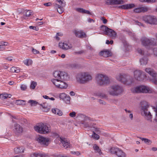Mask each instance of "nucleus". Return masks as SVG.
I'll use <instances>...</instances> for the list:
<instances>
[{
  "instance_id": "c85d7f7f",
  "label": "nucleus",
  "mask_w": 157,
  "mask_h": 157,
  "mask_svg": "<svg viewBox=\"0 0 157 157\" xmlns=\"http://www.w3.org/2000/svg\"><path fill=\"white\" fill-rule=\"evenodd\" d=\"M94 150L95 151V152H97L99 153V155L102 154L101 150L99 148V147L96 144H94L93 146Z\"/></svg>"
},
{
  "instance_id": "9b49d317",
  "label": "nucleus",
  "mask_w": 157,
  "mask_h": 157,
  "mask_svg": "<svg viewBox=\"0 0 157 157\" xmlns=\"http://www.w3.org/2000/svg\"><path fill=\"white\" fill-rule=\"evenodd\" d=\"M136 93H151L152 90L148 87L144 85H141L136 87L134 89Z\"/></svg>"
},
{
  "instance_id": "4d7b16f0",
  "label": "nucleus",
  "mask_w": 157,
  "mask_h": 157,
  "mask_svg": "<svg viewBox=\"0 0 157 157\" xmlns=\"http://www.w3.org/2000/svg\"><path fill=\"white\" fill-rule=\"evenodd\" d=\"M71 153L73 154H76L77 155H78L80 154V153L78 151H71Z\"/></svg>"
},
{
  "instance_id": "79ce46f5",
  "label": "nucleus",
  "mask_w": 157,
  "mask_h": 157,
  "mask_svg": "<svg viewBox=\"0 0 157 157\" xmlns=\"http://www.w3.org/2000/svg\"><path fill=\"white\" fill-rule=\"evenodd\" d=\"M140 139L144 141V142L147 143L148 144H150L151 143V142L150 140H149L147 139L143 138H140Z\"/></svg>"
},
{
  "instance_id": "338daca9",
  "label": "nucleus",
  "mask_w": 157,
  "mask_h": 157,
  "mask_svg": "<svg viewBox=\"0 0 157 157\" xmlns=\"http://www.w3.org/2000/svg\"><path fill=\"white\" fill-rule=\"evenodd\" d=\"M43 97L44 98L46 99H49V97L47 95H43Z\"/></svg>"
},
{
  "instance_id": "052dcab7",
  "label": "nucleus",
  "mask_w": 157,
  "mask_h": 157,
  "mask_svg": "<svg viewBox=\"0 0 157 157\" xmlns=\"http://www.w3.org/2000/svg\"><path fill=\"white\" fill-rule=\"evenodd\" d=\"M5 49V47L3 46L0 45V51H3Z\"/></svg>"
},
{
  "instance_id": "aec40b11",
  "label": "nucleus",
  "mask_w": 157,
  "mask_h": 157,
  "mask_svg": "<svg viewBox=\"0 0 157 157\" xmlns=\"http://www.w3.org/2000/svg\"><path fill=\"white\" fill-rule=\"evenodd\" d=\"M59 46L60 48H62L63 50H67L72 48L71 44L66 42L59 43Z\"/></svg>"
},
{
  "instance_id": "9d476101",
  "label": "nucleus",
  "mask_w": 157,
  "mask_h": 157,
  "mask_svg": "<svg viewBox=\"0 0 157 157\" xmlns=\"http://www.w3.org/2000/svg\"><path fill=\"white\" fill-rule=\"evenodd\" d=\"M143 45L147 47L150 45H154L156 44L155 39L153 38L149 39L146 37H143L141 39Z\"/></svg>"
},
{
  "instance_id": "c756f323",
  "label": "nucleus",
  "mask_w": 157,
  "mask_h": 157,
  "mask_svg": "<svg viewBox=\"0 0 157 157\" xmlns=\"http://www.w3.org/2000/svg\"><path fill=\"white\" fill-rule=\"evenodd\" d=\"M52 112L55 114H56L59 116H61L62 115V112L58 109H52Z\"/></svg>"
},
{
  "instance_id": "bb28decb",
  "label": "nucleus",
  "mask_w": 157,
  "mask_h": 157,
  "mask_svg": "<svg viewBox=\"0 0 157 157\" xmlns=\"http://www.w3.org/2000/svg\"><path fill=\"white\" fill-rule=\"evenodd\" d=\"M24 148L22 146L18 147L14 149V152L16 154H18L19 153L24 152Z\"/></svg>"
},
{
  "instance_id": "c9c22d12",
  "label": "nucleus",
  "mask_w": 157,
  "mask_h": 157,
  "mask_svg": "<svg viewBox=\"0 0 157 157\" xmlns=\"http://www.w3.org/2000/svg\"><path fill=\"white\" fill-rule=\"evenodd\" d=\"M28 103H30L31 106H35L37 104H38L39 105L40 104L38 103L37 101H35L32 100H29L28 101Z\"/></svg>"
},
{
  "instance_id": "a878e982",
  "label": "nucleus",
  "mask_w": 157,
  "mask_h": 157,
  "mask_svg": "<svg viewBox=\"0 0 157 157\" xmlns=\"http://www.w3.org/2000/svg\"><path fill=\"white\" fill-rule=\"evenodd\" d=\"M75 35L77 37L81 38L85 37L86 36V34L82 31H76Z\"/></svg>"
},
{
  "instance_id": "423d86ee",
  "label": "nucleus",
  "mask_w": 157,
  "mask_h": 157,
  "mask_svg": "<svg viewBox=\"0 0 157 157\" xmlns=\"http://www.w3.org/2000/svg\"><path fill=\"white\" fill-rule=\"evenodd\" d=\"M76 79L77 82L83 84L88 81V72H81L77 74L76 76Z\"/></svg>"
},
{
  "instance_id": "dca6fc26",
  "label": "nucleus",
  "mask_w": 157,
  "mask_h": 157,
  "mask_svg": "<svg viewBox=\"0 0 157 157\" xmlns=\"http://www.w3.org/2000/svg\"><path fill=\"white\" fill-rule=\"evenodd\" d=\"M13 131L14 133L17 135H19L23 132V128L19 124L15 123L14 125Z\"/></svg>"
},
{
  "instance_id": "5fc2aeb1",
  "label": "nucleus",
  "mask_w": 157,
  "mask_h": 157,
  "mask_svg": "<svg viewBox=\"0 0 157 157\" xmlns=\"http://www.w3.org/2000/svg\"><path fill=\"white\" fill-rule=\"evenodd\" d=\"M32 52L34 54H39L40 53L39 51L34 48L32 49Z\"/></svg>"
},
{
  "instance_id": "7ed1b4c3",
  "label": "nucleus",
  "mask_w": 157,
  "mask_h": 157,
  "mask_svg": "<svg viewBox=\"0 0 157 157\" xmlns=\"http://www.w3.org/2000/svg\"><path fill=\"white\" fill-rule=\"evenodd\" d=\"M34 129L36 131L40 134L48 133L50 132V126L46 124L42 123L35 126Z\"/></svg>"
},
{
  "instance_id": "09e8293b",
  "label": "nucleus",
  "mask_w": 157,
  "mask_h": 157,
  "mask_svg": "<svg viewBox=\"0 0 157 157\" xmlns=\"http://www.w3.org/2000/svg\"><path fill=\"white\" fill-rule=\"evenodd\" d=\"M29 28L31 29H33L36 31H37L39 29V28L38 27L33 26H30Z\"/></svg>"
},
{
  "instance_id": "a211bd4d",
  "label": "nucleus",
  "mask_w": 157,
  "mask_h": 157,
  "mask_svg": "<svg viewBox=\"0 0 157 157\" xmlns=\"http://www.w3.org/2000/svg\"><path fill=\"white\" fill-rule=\"evenodd\" d=\"M124 3V1L122 0H107L106 2L108 5L122 4Z\"/></svg>"
},
{
  "instance_id": "473e14b6",
  "label": "nucleus",
  "mask_w": 157,
  "mask_h": 157,
  "mask_svg": "<svg viewBox=\"0 0 157 157\" xmlns=\"http://www.w3.org/2000/svg\"><path fill=\"white\" fill-rule=\"evenodd\" d=\"M76 10L79 12L81 13H86L88 14V10H86L81 8H77L76 9Z\"/></svg>"
},
{
  "instance_id": "0eeeda50",
  "label": "nucleus",
  "mask_w": 157,
  "mask_h": 157,
  "mask_svg": "<svg viewBox=\"0 0 157 157\" xmlns=\"http://www.w3.org/2000/svg\"><path fill=\"white\" fill-rule=\"evenodd\" d=\"M97 83L99 86H103L109 84L110 80L106 75L98 74L96 78Z\"/></svg>"
},
{
  "instance_id": "13d9d810",
  "label": "nucleus",
  "mask_w": 157,
  "mask_h": 157,
  "mask_svg": "<svg viewBox=\"0 0 157 157\" xmlns=\"http://www.w3.org/2000/svg\"><path fill=\"white\" fill-rule=\"evenodd\" d=\"M16 67H12L10 69V71L12 73L15 72Z\"/></svg>"
},
{
  "instance_id": "39448f33",
  "label": "nucleus",
  "mask_w": 157,
  "mask_h": 157,
  "mask_svg": "<svg viewBox=\"0 0 157 157\" xmlns=\"http://www.w3.org/2000/svg\"><path fill=\"white\" fill-rule=\"evenodd\" d=\"M123 91V88L118 85H113L109 88L108 92L109 94L117 96L121 94Z\"/></svg>"
},
{
  "instance_id": "ea45409f",
  "label": "nucleus",
  "mask_w": 157,
  "mask_h": 157,
  "mask_svg": "<svg viewBox=\"0 0 157 157\" xmlns=\"http://www.w3.org/2000/svg\"><path fill=\"white\" fill-rule=\"evenodd\" d=\"M37 85V83L36 82L32 81L31 83L30 87L31 89H34L35 88L36 86Z\"/></svg>"
},
{
  "instance_id": "0e129e2a",
  "label": "nucleus",
  "mask_w": 157,
  "mask_h": 157,
  "mask_svg": "<svg viewBox=\"0 0 157 157\" xmlns=\"http://www.w3.org/2000/svg\"><path fill=\"white\" fill-rule=\"evenodd\" d=\"M70 94L71 96H74L75 95V93L73 91H71L70 93Z\"/></svg>"
},
{
  "instance_id": "4c0bfd02",
  "label": "nucleus",
  "mask_w": 157,
  "mask_h": 157,
  "mask_svg": "<svg viewBox=\"0 0 157 157\" xmlns=\"http://www.w3.org/2000/svg\"><path fill=\"white\" fill-rule=\"evenodd\" d=\"M32 61L30 60H26L24 61L23 62L24 64L27 66H29L32 63Z\"/></svg>"
},
{
  "instance_id": "e433bc0d",
  "label": "nucleus",
  "mask_w": 157,
  "mask_h": 157,
  "mask_svg": "<svg viewBox=\"0 0 157 157\" xmlns=\"http://www.w3.org/2000/svg\"><path fill=\"white\" fill-rule=\"evenodd\" d=\"M97 95L101 98H107V96L103 93H97Z\"/></svg>"
},
{
  "instance_id": "72a5a7b5",
  "label": "nucleus",
  "mask_w": 157,
  "mask_h": 157,
  "mask_svg": "<svg viewBox=\"0 0 157 157\" xmlns=\"http://www.w3.org/2000/svg\"><path fill=\"white\" fill-rule=\"evenodd\" d=\"M43 108L47 110H48L50 108V106L48 105L46 102L42 104H40Z\"/></svg>"
},
{
  "instance_id": "6e6552de",
  "label": "nucleus",
  "mask_w": 157,
  "mask_h": 157,
  "mask_svg": "<svg viewBox=\"0 0 157 157\" xmlns=\"http://www.w3.org/2000/svg\"><path fill=\"white\" fill-rule=\"evenodd\" d=\"M101 29L104 32L105 35L108 36L112 39L115 38L117 36V33L115 31L106 26L102 25L101 27Z\"/></svg>"
},
{
  "instance_id": "6ab92c4d",
  "label": "nucleus",
  "mask_w": 157,
  "mask_h": 157,
  "mask_svg": "<svg viewBox=\"0 0 157 157\" xmlns=\"http://www.w3.org/2000/svg\"><path fill=\"white\" fill-rule=\"evenodd\" d=\"M99 54L101 56L104 57H109L112 55L111 52L109 50H104L101 51Z\"/></svg>"
},
{
  "instance_id": "f03ea898",
  "label": "nucleus",
  "mask_w": 157,
  "mask_h": 157,
  "mask_svg": "<svg viewBox=\"0 0 157 157\" xmlns=\"http://www.w3.org/2000/svg\"><path fill=\"white\" fill-rule=\"evenodd\" d=\"M95 124L89 118V130L93 132V134L91 137L94 139L98 140L100 138V136L96 134L95 132L98 134H100L101 132L99 129L95 127Z\"/></svg>"
},
{
  "instance_id": "20e7f679",
  "label": "nucleus",
  "mask_w": 157,
  "mask_h": 157,
  "mask_svg": "<svg viewBox=\"0 0 157 157\" xmlns=\"http://www.w3.org/2000/svg\"><path fill=\"white\" fill-rule=\"evenodd\" d=\"M140 105L141 114L144 116L145 118L147 120H150L151 118V114L148 110V108L149 107L148 103L144 101L141 102Z\"/></svg>"
},
{
  "instance_id": "c03bdc74",
  "label": "nucleus",
  "mask_w": 157,
  "mask_h": 157,
  "mask_svg": "<svg viewBox=\"0 0 157 157\" xmlns=\"http://www.w3.org/2000/svg\"><path fill=\"white\" fill-rule=\"evenodd\" d=\"M70 97L69 96L67 95L65 99H63V101H65L67 103H68L70 102Z\"/></svg>"
},
{
  "instance_id": "8fccbe9b",
  "label": "nucleus",
  "mask_w": 157,
  "mask_h": 157,
  "mask_svg": "<svg viewBox=\"0 0 157 157\" xmlns=\"http://www.w3.org/2000/svg\"><path fill=\"white\" fill-rule=\"evenodd\" d=\"M137 51L141 55H143L144 54V51L140 48H138L137 49Z\"/></svg>"
},
{
  "instance_id": "58836bf2",
  "label": "nucleus",
  "mask_w": 157,
  "mask_h": 157,
  "mask_svg": "<svg viewBox=\"0 0 157 157\" xmlns=\"http://www.w3.org/2000/svg\"><path fill=\"white\" fill-rule=\"evenodd\" d=\"M95 20L93 19L89 18V25H92V27H94V25Z\"/></svg>"
},
{
  "instance_id": "bf43d9fd",
  "label": "nucleus",
  "mask_w": 157,
  "mask_h": 157,
  "mask_svg": "<svg viewBox=\"0 0 157 157\" xmlns=\"http://www.w3.org/2000/svg\"><path fill=\"white\" fill-rule=\"evenodd\" d=\"M44 5L46 6H48L52 5V3L50 2H48L47 3H45L44 4Z\"/></svg>"
},
{
  "instance_id": "2eb2a0df",
  "label": "nucleus",
  "mask_w": 157,
  "mask_h": 157,
  "mask_svg": "<svg viewBox=\"0 0 157 157\" xmlns=\"http://www.w3.org/2000/svg\"><path fill=\"white\" fill-rule=\"evenodd\" d=\"M37 140L41 145L44 146H47L49 144V139L40 136L37 139Z\"/></svg>"
},
{
  "instance_id": "864d4df0",
  "label": "nucleus",
  "mask_w": 157,
  "mask_h": 157,
  "mask_svg": "<svg viewBox=\"0 0 157 157\" xmlns=\"http://www.w3.org/2000/svg\"><path fill=\"white\" fill-rule=\"evenodd\" d=\"M21 89L22 90H25L27 89V86L24 85H22L21 86Z\"/></svg>"
},
{
  "instance_id": "e2e57ef3",
  "label": "nucleus",
  "mask_w": 157,
  "mask_h": 157,
  "mask_svg": "<svg viewBox=\"0 0 157 157\" xmlns=\"http://www.w3.org/2000/svg\"><path fill=\"white\" fill-rule=\"evenodd\" d=\"M90 50L92 52L94 51V49L90 45H89V50Z\"/></svg>"
},
{
  "instance_id": "3c124183",
  "label": "nucleus",
  "mask_w": 157,
  "mask_h": 157,
  "mask_svg": "<svg viewBox=\"0 0 157 157\" xmlns=\"http://www.w3.org/2000/svg\"><path fill=\"white\" fill-rule=\"evenodd\" d=\"M63 36V34L60 33H57L56 34V40H59V37L58 36Z\"/></svg>"
},
{
  "instance_id": "680f3d73",
  "label": "nucleus",
  "mask_w": 157,
  "mask_h": 157,
  "mask_svg": "<svg viewBox=\"0 0 157 157\" xmlns=\"http://www.w3.org/2000/svg\"><path fill=\"white\" fill-rule=\"evenodd\" d=\"M20 71V68L18 67H16V69L15 70V72L17 73L19 72Z\"/></svg>"
},
{
  "instance_id": "4468645a",
  "label": "nucleus",
  "mask_w": 157,
  "mask_h": 157,
  "mask_svg": "<svg viewBox=\"0 0 157 157\" xmlns=\"http://www.w3.org/2000/svg\"><path fill=\"white\" fill-rule=\"evenodd\" d=\"M110 151L112 154H116L118 157H126L125 153L119 148L112 147L110 149Z\"/></svg>"
},
{
  "instance_id": "603ef678",
  "label": "nucleus",
  "mask_w": 157,
  "mask_h": 157,
  "mask_svg": "<svg viewBox=\"0 0 157 157\" xmlns=\"http://www.w3.org/2000/svg\"><path fill=\"white\" fill-rule=\"evenodd\" d=\"M153 52L154 55L157 57V48H154L153 49Z\"/></svg>"
},
{
  "instance_id": "7c9ffc66",
  "label": "nucleus",
  "mask_w": 157,
  "mask_h": 157,
  "mask_svg": "<svg viewBox=\"0 0 157 157\" xmlns=\"http://www.w3.org/2000/svg\"><path fill=\"white\" fill-rule=\"evenodd\" d=\"M60 79L59 78L53 79L52 80V82L56 87L59 88Z\"/></svg>"
},
{
  "instance_id": "a19ab883",
  "label": "nucleus",
  "mask_w": 157,
  "mask_h": 157,
  "mask_svg": "<svg viewBox=\"0 0 157 157\" xmlns=\"http://www.w3.org/2000/svg\"><path fill=\"white\" fill-rule=\"evenodd\" d=\"M67 95L65 93H60L59 95V98L60 99L63 100L67 96Z\"/></svg>"
},
{
  "instance_id": "4be33fe9",
  "label": "nucleus",
  "mask_w": 157,
  "mask_h": 157,
  "mask_svg": "<svg viewBox=\"0 0 157 157\" xmlns=\"http://www.w3.org/2000/svg\"><path fill=\"white\" fill-rule=\"evenodd\" d=\"M80 116L81 117L85 118L84 120V121H81V126L85 128L87 127L88 126V124L87 122L86 121H85L87 119L88 117H86L85 115L82 114H80Z\"/></svg>"
},
{
  "instance_id": "2f4dec72",
  "label": "nucleus",
  "mask_w": 157,
  "mask_h": 157,
  "mask_svg": "<svg viewBox=\"0 0 157 157\" xmlns=\"http://www.w3.org/2000/svg\"><path fill=\"white\" fill-rule=\"evenodd\" d=\"M55 6L58 7L57 11L59 14H61L63 12L64 9L62 6L57 4H56Z\"/></svg>"
},
{
  "instance_id": "6e6d98bb",
  "label": "nucleus",
  "mask_w": 157,
  "mask_h": 157,
  "mask_svg": "<svg viewBox=\"0 0 157 157\" xmlns=\"http://www.w3.org/2000/svg\"><path fill=\"white\" fill-rule=\"evenodd\" d=\"M59 4L62 7H64L65 6V2L63 0L61 1Z\"/></svg>"
},
{
  "instance_id": "a18cd8bd",
  "label": "nucleus",
  "mask_w": 157,
  "mask_h": 157,
  "mask_svg": "<svg viewBox=\"0 0 157 157\" xmlns=\"http://www.w3.org/2000/svg\"><path fill=\"white\" fill-rule=\"evenodd\" d=\"M11 95L10 94H4L2 95V97L4 98L5 99L7 98H10Z\"/></svg>"
},
{
  "instance_id": "5701e85b",
  "label": "nucleus",
  "mask_w": 157,
  "mask_h": 157,
  "mask_svg": "<svg viewBox=\"0 0 157 157\" xmlns=\"http://www.w3.org/2000/svg\"><path fill=\"white\" fill-rule=\"evenodd\" d=\"M135 7V5L134 4H128L126 5H123L118 6V8L120 9H131Z\"/></svg>"
},
{
  "instance_id": "69168bd1",
  "label": "nucleus",
  "mask_w": 157,
  "mask_h": 157,
  "mask_svg": "<svg viewBox=\"0 0 157 157\" xmlns=\"http://www.w3.org/2000/svg\"><path fill=\"white\" fill-rule=\"evenodd\" d=\"M6 59L9 61H11L12 60V58L11 57H8Z\"/></svg>"
},
{
  "instance_id": "f3484780",
  "label": "nucleus",
  "mask_w": 157,
  "mask_h": 157,
  "mask_svg": "<svg viewBox=\"0 0 157 157\" xmlns=\"http://www.w3.org/2000/svg\"><path fill=\"white\" fill-rule=\"evenodd\" d=\"M145 71L151 76L152 78L154 77H156V76H157V73L153 69L151 68H146L145 69Z\"/></svg>"
},
{
  "instance_id": "cd10ccee",
  "label": "nucleus",
  "mask_w": 157,
  "mask_h": 157,
  "mask_svg": "<svg viewBox=\"0 0 157 157\" xmlns=\"http://www.w3.org/2000/svg\"><path fill=\"white\" fill-rule=\"evenodd\" d=\"M148 59L146 56L143 57L140 59V64L142 65H146L147 64Z\"/></svg>"
},
{
  "instance_id": "ddd939ff",
  "label": "nucleus",
  "mask_w": 157,
  "mask_h": 157,
  "mask_svg": "<svg viewBox=\"0 0 157 157\" xmlns=\"http://www.w3.org/2000/svg\"><path fill=\"white\" fill-rule=\"evenodd\" d=\"M134 77L137 80L142 81L146 77L145 73L140 70H136L134 71Z\"/></svg>"
},
{
  "instance_id": "774afa93",
  "label": "nucleus",
  "mask_w": 157,
  "mask_h": 157,
  "mask_svg": "<svg viewBox=\"0 0 157 157\" xmlns=\"http://www.w3.org/2000/svg\"><path fill=\"white\" fill-rule=\"evenodd\" d=\"M107 20L105 19H104L103 20V22L105 24L107 22Z\"/></svg>"
},
{
  "instance_id": "49530a36",
  "label": "nucleus",
  "mask_w": 157,
  "mask_h": 157,
  "mask_svg": "<svg viewBox=\"0 0 157 157\" xmlns=\"http://www.w3.org/2000/svg\"><path fill=\"white\" fill-rule=\"evenodd\" d=\"M76 115V113L75 112L73 111L71 113H70L69 115V116L72 117H75Z\"/></svg>"
},
{
  "instance_id": "412c9836",
  "label": "nucleus",
  "mask_w": 157,
  "mask_h": 157,
  "mask_svg": "<svg viewBox=\"0 0 157 157\" xmlns=\"http://www.w3.org/2000/svg\"><path fill=\"white\" fill-rule=\"evenodd\" d=\"M147 8L146 7L141 6L139 7L135 8L134 10V12L136 13H139L141 12L144 13L147 11Z\"/></svg>"
},
{
  "instance_id": "f704fd0d",
  "label": "nucleus",
  "mask_w": 157,
  "mask_h": 157,
  "mask_svg": "<svg viewBox=\"0 0 157 157\" xmlns=\"http://www.w3.org/2000/svg\"><path fill=\"white\" fill-rule=\"evenodd\" d=\"M24 13L25 14V17H24L25 19H26V17H29L32 13V11L30 10H25L24 11Z\"/></svg>"
},
{
  "instance_id": "393cba45",
  "label": "nucleus",
  "mask_w": 157,
  "mask_h": 157,
  "mask_svg": "<svg viewBox=\"0 0 157 157\" xmlns=\"http://www.w3.org/2000/svg\"><path fill=\"white\" fill-rule=\"evenodd\" d=\"M31 157H48V155L44 153H35L31 155Z\"/></svg>"
},
{
  "instance_id": "f8f14e48",
  "label": "nucleus",
  "mask_w": 157,
  "mask_h": 157,
  "mask_svg": "<svg viewBox=\"0 0 157 157\" xmlns=\"http://www.w3.org/2000/svg\"><path fill=\"white\" fill-rule=\"evenodd\" d=\"M143 20L146 23L151 25L157 24V18L152 16H145L143 17Z\"/></svg>"
},
{
  "instance_id": "de8ad7c7",
  "label": "nucleus",
  "mask_w": 157,
  "mask_h": 157,
  "mask_svg": "<svg viewBox=\"0 0 157 157\" xmlns=\"http://www.w3.org/2000/svg\"><path fill=\"white\" fill-rule=\"evenodd\" d=\"M98 102L100 104L102 105H105L106 104V102L105 101L101 99H99L98 100Z\"/></svg>"
},
{
  "instance_id": "f257e3e1",
  "label": "nucleus",
  "mask_w": 157,
  "mask_h": 157,
  "mask_svg": "<svg viewBox=\"0 0 157 157\" xmlns=\"http://www.w3.org/2000/svg\"><path fill=\"white\" fill-rule=\"evenodd\" d=\"M53 75L56 78L60 79L59 88L66 89L67 87V85L64 81L69 78L67 74L64 72L57 71L54 72Z\"/></svg>"
},
{
  "instance_id": "1a4fd4ad",
  "label": "nucleus",
  "mask_w": 157,
  "mask_h": 157,
  "mask_svg": "<svg viewBox=\"0 0 157 157\" xmlns=\"http://www.w3.org/2000/svg\"><path fill=\"white\" fill-rule=\"evenodd\" d=\"M116 79L125 84H130L133 82V80L132 78H130L129 76L125 75H122L120 74L117 76Z\"/></svg>"
},
{
  "instance_id": "37998d69",
  "label": "nucleus",
  "mask_w": 157,
  "mask_h": 157,
  "mask_svg": "<svg viewBox=\"0 0 157 157\" xmlns=\"http://www.w3.org/2000/svg\"><path fill=\"white\" fill-rule=\"evenodd\" d=\"M25 101L24 100H19L17 101V103L18 105H25Z\"/></svg>"
},
{
  "instance_id": "b1692460",
  "label": "nucleus",
  "mask_w": 157,
  "mask_h": 157,
  "mask_svg": "<svg viewBox=\"0 0 157 157\" xmlns=\"http://www.w3.org/2000/svg\"><path fill=\"white\" fill-rule=\"evenodd\" d=\"M61 140V142L63 144L64 147L65 148H67L68 147H69L70 145L68 143L67 140L65 138H60Z\"/></svg>"
}]
</instances>
